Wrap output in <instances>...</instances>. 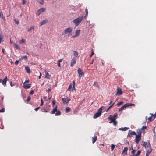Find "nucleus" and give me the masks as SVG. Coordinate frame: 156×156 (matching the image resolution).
Segmentation results:
<instances>
[{
	"label": "nucleus",
	"instance_id": "aec40b11",
	"mask_svg": "<svg viewBox=\"0 0 156 156\" xmlns=\"http://www.w3.org/2000/svg\"><path fill=\"white\" fill-rule=\"evenodd\" d=\"M25 69L26 70V72L28 73H30V68L28 66H26L25 67Z\"/></svg>",
	"mask_w": 156,
	"mask_h": 156
},
{
	"label": "nucleus",
	"instance_id": "4468645a",
	"mask_svg": "<svg viewBox=\"0 0 156 156\" xmlns=\"http://www.w3.org/2000/svg\"><path fill=\"white\" fill-rule=\"evenodd\" d=\"M30 85V84H27L25 83H24L23 86L24 89H28L31 87Z\"/></svg>",
	"mask_w": 156,
	"mask_h": 156
},
{
	"label": "nucleus",
	"instance_id": "052dcab7",
	"mask_svg": "<svg viewBox=\"0 0 156 156\" xmlns=\"http://www.w3.org/2000/svg\"><path fill=\"white\" fill-rule=\"evenodd\" d=\"M43 98L45 101H48V98L47 97L44 96Z\"/></svg>",
	"mask_w": 156,
	"mask_h": 156
},
{
	"label": "nucleus",
	"instance_id": "473e14b6",
	"mask_svg": "<svg viewBox=\"0 0 156 156\" xmlns=\"http://www.w3.org/2000/svg\"><path fill=\"white\" fill-rule=\"evenodd\" d=\"M93 85L96 86V87L99 88V86L98 85V83L97 82H94L93 84Z\"/></svg>",
	"mask_w": 156,
	"mask_h": 156
},
{
	"label": "nucleus",
	"instance_id": "09e8293b",
	"mask_svg": "<svg viewBox=\"0 0 156 156\" xmlns=\"http://www.w3.org/2000/svg\"><path fill=\"white\" fill-rule=\"evenodd\" d=\"M5 111V108H3L0 110V112H4Z\"/></svg>",
	"mask_w": 156,
	"mask_h": 156
},
{
	"label": "nucleus",
	"instance_id": "e2e57ef3",
	"mask_svg": "<svg viewBox=\"0 0 156 156\" xmlns=\"http://www.w3.org/2000/svg\"><path fill=\"white\" fill-rule=\"evenodd\" d=\"M2 51L3 53L4 54H5V50L4 49H2Z\"/></svg>",
	"mask_w": 156,
	"mask_h": 156
},
{
	"label": "nucleus",
	"instance_id": "f257e3e1",
	"mask_svg": "<svg viewBox=\"0 0 156 156\" xmlns=\"http://www.w3.org/2000/svg\"><path fill=\"white\" fill-rule=\"evenodd\" d=\"M83 18V16L79 17L73 20V22L75 24L76 26H77L79 25V23L82 21Z\"/></svg>",
	"mask_w": 156,
	"mask_h": 156
},
{
	"label": "nucleus",
	"instance_id": "338daca9",
	"mask_svg": "<svg viewBox=\"0 0 156 156\" xmlns=\"http://www.w3.org/2000/svg\"><path fill=\"white\" fill-rule=\"evenodd\" d=\"M29 80H26L25 82H24V83H29Z\"/></svg>",
	"mask_w": 156,
	"mask_h": 156
},
{
	"label": "nucleus",
	"instance_id": "bb28decb",
	"mask_svg": "<svg viewBox=\"0 0 156 156\" xmlns=\"http://www.w3.org/2000/svg\"><path fill=\"white\" fill-rule=\"evenodd\" d=\"M56 111H57V106H56L53 109L52 111L51 112V113L52 114H54L55 113V112Z\"/></svg>",
	"mask_w": 156,
	"mask_h": 156
},
{
	"label": "nucleus",
	"instance_id": "69168bd1",
	"mask_svg": "<svg viewBox=\"0 0 156 156\" xmlns=\"http://www.w3.org/2000/svg\"><path fill=\"white\" fill-rule=\"evenodd\" d=\"M57 65L58 67H60L61 66L60 63L57 62Z\"/></svg>",
	"mask_w": 156,
	"mask_h": 156
},
{
	"label": "nucleus",
	"instance_id": "a18cd8bd",
	"mask_svg": "<svg viewBox=\"0 0 156 156\" xmlns=\"http://www.w3.org/2000/svg\"><path fill=\"white\" fill-rule=\"evenodd\" d=\"M22 59H25V60H26L27 58V57L26 56H23L21 57Z\"/></svg>",
	"mask_w": 156,
	"mask_h": 156
},
{
	"label": "nucleus",
	"instance_id": "f704fd0d",
	"mask_svg": "<svg viewBox=\"0 0 156 156\" xmlns=\"http://www.w3.org/2000/svg\"><path fill=\"white\" fill-rule=\"evenodd\" d=\"M62 101L63 104H65L66 101V98H62Z\"/></svg>",
	"mask_w": 156,
	"mask_h": 156
},
{
	"label": "nucleus",
	"instance_id": "9d476101",
	"mask_svg": "<svg viewBox=\"0 0 156 156\" xmlns=\"http://www.w3.org/2000/svg\"><path fill=\"white\" fill-rule=\"evenodd\" d=\"M136 133L134 131H132L130 130L129 131V133L127 135L128 137H131L132 135H136Z\"/></svg>",
	"mask_w": 156,
	"mask_h": 156
},
{
	"label": "nucleus",
	"instance_id": "a19ab883",
	"mask_svg": "<svg viewBox=\"0 0 156 156\" xmlns=\"http://www.w3.org/2000/svg\"><path fill=\"white\" fill-rule=\"evenodd\" d=\"M72 84L71 83V84H70V85H69V87H68V91H70V89H71L72 88Z\"/></svg>",
	"mask_w": 156,
	"mask_h": 156
},
{
	"label": "nucleus",
	"instance_id": "864d4df0",
	"mask_svg": "<svg viewBox=\"0 0 156 156\" xmlns=\"http://www.w3.org/2000/svg\"><path fill=\"white\" fill-rule=\"evenodd\" d=\"M14 21L17 24H19V22L18 21H17L16 19H14Z\"/></svg>",
	"mask_w": 156,
	"mask_h": 156
},
{
	"label": "nucleus",
	"instance_id": "8fccbe9b",
	"mask_svg": "<svg viewBox=\"0 0 156 156\" xmlns=\"http://www.w3.org/2000/svg\"><path fill=\"white\" fill-rule=\"evenodd\" d=\"M146 147H149L151 148V145H150V144L149 143H147V144L146 146Z\"/></svg>",
	"mask_w": 156,
	"mask_h": 156
},
{
	"label": "nucleus",
	"instance_id": "7ed1b4c3",
	"mask_svg": "<svg viewBox=\"0 0 156 156\" xmlns=\"http://www.w3.org/2000/svg\"><path fill=\"white\" fill-rule=\"evenodd\" d=\"M135 105L134 104L132 103H126L125 104H124L123 106H122L119 109V111L120 112L121 111L124 109L125 108H126L131 106H135Z\"/></svg>",
	"mask_w": 156,
	"mask_h": 156
},
{
	"label": "nucleus",
	"instance_id": "e433bc0d",
	"mask_svg": "<svg viewBox=\"0 0 156 156\" xmlns=\"http://www.w3.org/2000/svg\"><path fill=\"white\" fill-rule=\"evenodd\" d=\"M153 132L154 133V137L155 138H156V134H155L154 128L153 129Z\"/></svg>",
	"mask_w": 156,
	"mask_h": 156
},
{
	"label": "nucleus",
	"instance_id": "9b49d317",
	"mask_svg": "<svg viewBox=\"0 0 156 156\" xmlns=\"http://www.w3.org/2000/svg\"><path fill=\"white\" fill-rule=\"evenodd\" d=\"M122 92L121 88L119 87L117 88L116 95H120L122 94Z\"/></svg>",
	"mask_w": 156,
	"mask_h": 156
},
{
	"label": "nucleus",
	"instance_id": "20e7f679",
	"mask_svg": "<svg viewBox=\"0 0 156 156\" xmlns=\"http://www.w3.org/2000/svg\"><path fill=\"white\" fill-rule=\"evenodd\" d=\"M117 116V114H114L113 117H112L111 115H110L108 118V119L111 121L109 122V123H111L113 121L115 120Z\"/></svg>",
	"mask_w": 156,
	"mask_h": 156
},
{
	"label": "nucleus",
	"instance_id": "6e6d98bb",
	"mask_svg": "<svg viewBox=\"0 0 156 156\" xmlns=\"http://www.w3.org/2000/svg\"><path fill=\"white\" fill-rule=\"evenodd\" d=\"M67 102H66V104H67L68 103L69 101L70 100V99L69 98H66Z\"/></svg>",
	"mask_w": 156,
	"mask_h": 156
},
{
	"label": "nucleus",
	"instance_id": "774afa93",
	"mask_svg": "<svg viewBox=\"0 0 156 156\" xmlns=\"http://www.w3.org/2000/svg\"><path fill=\"white\" fill-rule=\"evenodd\" d=\"M62 59H60L59 60H58V62L60 63V62H62Z\"/></svg>",
	"mask_w": 156,
	"mask_h": 156
},
{
	"label": "nucleus",
	"instance_id": "423d86ee",
	"mask_svg": "<svg viewBox=\"0 0 156 156\" xmlns=\"http://www.w3.org/2000/svg\"><path fill=\"white\" fill-rule=\"evenodd\" d=\"M136 137L134 139V141L136 144H138L139 141L141 140V136L137 135L136 134Z\"/></svg>",
	"mask_w": 156,
	"mask_h": 156
},
{
	"label": "nucleus",
	"instance_id": "f03ea898",
	"mask_svg": "<svg viewBox=\"0 0 156 156\" xmlns=\"http://www.w3.org/2000/svg\"><path fill=\"white\" fill-rule=\"evenodd\" d=\"M103 108V106H101L98 110V112L94 115L93 116L94 118H97L101 115Z\"/></svg>",
	"mask_w": 156,
	"mask_h": 156
},
{
	"label": "nucleus",
	"instance_id": "ea45409f",
	"mask_svg": "<svg viewBox=\"0 0 156 156\" xmlns=\"http://www.w3.org/2000/svg\"><path fill=\"white\" fill-rule=\"evenodd\" d=\"M123 103V101H121L120 102H119L117 104V105L119 106L121 105H122Z\"/></svg>",
	"mask_w": 156,
	"mask_h": 156
},
{
	"label": "nucleus",
	"instance_id": "4c0bfd02",
	"mask_svg": "<svg viewBox=\"0 0 156 156\" xmlns=\"http://www.w3.org/2000/svg\"><path fill=\"white\" fill-rule=\"evenodd\" d=\"M141 153V151L138 150L137 152V154L134 155V156H138Z\"/></svg>",
	"mask_w": 156,
	"mask_h": 156
},
{
	"label": "nucleus",
	"instance_id": "f3484780",
	"mask_svg": "<svg viewBox=\"0 0 156 156\" xmlns=\"http://www.w3.org/2000/svg\"><path fill=\"white\" fill-rule=\"evenodd\" d=\"M51 77V75L49 74L46 71L45 72V77L47 79H49Z\"/></svg>",
	"mask_w": 156,
	"mask_h": 156
},
{
	"label": "nucleus",
	"instance_id": "3c124183",
	"mask_svg": "<svg viewBox=\"0 0 156 156\" xmlns=\"http://www.w3.org/2000/svg\"><path fill=\"white\" fill-rule=\"evenodd\" d=\"M41 103L40 105L41 106H42L43 104V101L42 99H41Z\"/></svg>",
	"mask_w": 156,
	"mask_h": 156
},
{
	"label": "nucleus",
	"instance_id": "680f3d73",
	"mask_svg": "<svg viewBox=\"0 0 156 156\" xmlns=\"http://www.w3.org/2000/svg\"><path fill=\"white\" fill-rule=\"evenodd\" d=\"M26 1L25 0H22V4L24 5L25 4Z\"/></svg>",
	"mask_w": 156,
	"mask_h": 156
},
{
	"label": "nucleus",
	"instance_id": "a878e982",
	"mask_svg": "<svg viewBox=\"0 0 156 156\" xmlns=\"http://www.w3.org/2000/svg\"><path fill=\"white\" fill-rule=\"evenodd\" d=\"M147 144V143L144 141H143L142 143V146L145 147V148H146V146Z\"/></svg>",
	"mask_w": 156,
	"mask_h": 156
},
{
	"label": "nucleus",
	"instance_id": "0e129e2a",
	"mask_svg": "<svg viewBox=\"0 0 156 156\" xmlns=\"http://www.w3.org/2000/svg\"><path fill=\"white\" fill-rule=\"evenodd\" d=\"M40 108V107H37V108H35L34 109V110L35 111H37Z\"/></svg>",
	"mask_w": 156,
	"mask_h": 156
},
{
	"label": "nucleus",
	"instance_id": "cd10ccee",
	"mask_svg": "<svg viewBox=\"0 0 156 156\" xmlns=\"http://www.w3.org/2000/svg\"><path fill=\"white\" fill-rule=\"evenodd\" d=\"M36 1L41 5H43L44 4V0H36Z\"/></svg>",
	"mask_w": 156,
	"mask_h": 156
},
{
	"label": "nucleus",
	"instance_id": "dca6fc26",
	"mask_svg": "<svg viewBox=\"0 0 156 156\" xmlns=\"http://www.w3.org/2000/svg\"><path fill=\"white\" fill-rule=\"evenodd\" d=\"M156 116L154 115H152L151 116L149 117L148 118V120L150 121H151L154 120Z\"/></svg>",
	"mask_w": 156,
	"mask_h": 156
},
{
	"label": "nucleus",
	"instance_id": "5701e85b",
	"mask_svg": "<svg viewBox=\"0 0 156 156\" xmlns=\"http://www.w3.org/2000/svg\"><path fill=\"white\" fill-rule=\"evenodd\" d=\"M80 30H77L75 32V36H78L80 34Z\"/></svg>",
	"mask_w": 156,
	"mask_h": 156
},
{
	"label": "nucleus",
	"instance_id": "6e6552de",
	"mask_svg": "<svg viewBox=\"0 0 156 156\" xmlns=\"http://www.w3.org/2000/svg\"><path fill=\"white\" fill-rule=\"evenodd\" d=\"M45 8H42L38 10L36 12V15H39L42 12H44L45 10Z\"/></svg>",
	"mask_w": 156,
	"mask_h": 156
},
{
	"label": "nucleus",
	"instance_id": "bf43d9fd",
	"mask_svg": "<svg viewBox=\"0 0 156 156\" xmlns=\"http://www.w3.org/2000/svg\"><path fill=\"white\" fill-rule=\"evenodd\" d=\"M19 61L18 60H16V61H15V64L16 65H17L19 63Z\"/></svg>",
	"mask_w": 156,
	"mask_h": 156
},
{
	"label": "nucleus",
	"instance_id": "c03bdc74",
	"mask_svg": "<svg viewBox=\"0 0 156 156\" xmlns=\"http://www.w3.org/2000/svg\"><path fill=\"white\" fill-rule=\"evenodd\" d=\"M132 151H131V153L133 155H134V154L136 152V150L133 149V147H132Z\"/></svg>",
	"mask_w": 156,
	"mask_h": 156
},
{
	"label": "nucleus",
	"instance_id": "a211bd4d",
	"mask_svg": "<svg viewBox=\"0 0 156 156\" xmlns=\"http://www.w3.org/2000/svg\"><path fill=\"white\" fill-rule=\"evenodd\" d=\"M48 22V21L47 20H44L42 21L40 23V26H41L42 25H43L46 23H47Z\"/></svg>",
	"mask_w": 156,
	"mask_h": 156
},
{
	"label": "nucleus",
	"instance_id": "412c9836",
	"mask_svg": "<svg viewBox=\"0 0 156 156\" xmlns=\"http://www.w3.org/2000/svg\"><path fill=\"white\" fill-rule=\"evenodd\" d=\"M129 129V128L125 127L124 128L122 127L121 128H119V130L122 131H126L128 130Z\"/></svg>",
	"mask_w": 156,
	"mask_h": 156
},
{
	"label": "nucleus",
	"instance_id": "5fc2aeb1",
	"mask_svg": "<svg viewBox=\"0 0 156 156\" xmlns=\"http://www.w3.org/2000/svg\"><path fill=\"white\" fill-rule=\"evenodd\" d=\"M112 122L113 123V124L115 126L117 125V122L115 120L113 121Z\"/></svg>",
	"mask_w": 156,
	"mask_h": 156
},
{
	"label": "nucleus",
	"instance_id": "f8f14e48",
	"mask_svg": "<svg viewBox=\"0 0 156 156\" xmlns=\"http://www.w3.org/2000/svg\"><path fill=\"white\" fill-rule=\"evenodd\" d=\"M136 133L138 134L137 135L141 136L142 133L144 134L145 132V131H142V129H139L137 130Z\"/></svg>",
	"mask_w": 156,
	"mask_h": 156
},
{
	"label": "nucleus",
	"instance_id": "c85d7f7f",
	"mask_svg": "<svg viewBox=\"0 0 156 156\" xmlns=\"http://www.w3.org/2000/svg\"><path fill=\"white\" fill-rule=\"evenodd\" d=\"M14 47L17 49H20V47L16 43H14Z\"/></svg>",
	"mask_w": 156,
	"mask_h": 156
},
{
	"label": "nucleus",
	"instance_id": "c9c22d12",
	"mask_svg": "<svg viewBox=\"0 0 156 156\" xmlns=\"http://www.w3.org/2000/svg\"><path fill=\"white\" fill-rule=\"evenodd\" d=\"M34 26H31L29 29L28 30V31H30L34 29Z\"/></svg>",
	"mask_w": 156,
	"mask_h": 156
},
{
	"label": "nucleus",
	"instance_id": "de8ad7c7",
	"mask_svg": "<svg viewBox=\"0 0 156 156\" xmlns=\"http://www.w3.org/2000/svg\"><path fill=\"white\" fill-rule=\"evenodd\" d=\"M111 151H113L115 147V145L114 144H112L111 145Z\"/></svg>",
	"mask_w": 156,
	"mask_h": 156
},
{
	"label": "nucleus",
	"instance_id": "4be33fe9",
	"mask_svg": "<svg viewBox=\"0 0 156 156\" xmlns=\"http://www.w3.org/2000/svg\"><path fill=\"white\" fill-rule=\"evenodd\" d=\"M0 17L4 21L5 20V18L2 12H0Z\"/></svg>",
	"mask_w": 156,
	"mask_h": 156
},
{
	"label": "nucleus",
	"instance_id": "37998d69",
	"mask_svg": "<svg viewBox=\"0 0 156 156\" xmlns=\"http://www.w3.org/2000/svg\"><path fill=\"white\" fill-rule=\"evenodd\" d=\"M94 53L93 51V50L92 49L91 53L90 55V57L91 58L92 56L94 55Z\"/></svg>",
	"mask_w": 156,
	"mask_h": 156
},
{
	"label": "nucleus",
	"instance_id": "39448f33",
	"mask_svg": "<svg viewBox=\"0 0 156 156\" xmlns=\"http://www.w3.org/2000/svg\"><path fill=\"white\" fill-rule=\"evenodd\" d=\"M72 31V28L71 27H68L64 30V32L62 34L65 35L66 34L71 33Z\"/></svg>",
	"mask_w": 156,
	"mask_h": 156
},
{
	"label": "nucleus",
	"instance_id": "0eeeda50",
	"mask_svg": "<svg viewBox=\"0 0 156 156\" xmlns=\"http://www.w3.org/2000/svg\"><path fill=\"white\" fill-rule=\"evenodd\" d=\"M78 73L79 74V77L80 78L82 76H84V73L80 68H79L78 69Z\"/></svg>",
	"mask_w": 156,
	"mask_h": 156
},
{
	"label": "nucleus",
	"instance_id": "49530a36",
	"mask_svg": "<svg viewBox=\"0 0 156 156\" xmlns=\"http://www.w3.org/2000/svg\"><path fill=\"white\" fill-rule=\"evenodd\" d=\"M85 12H86V14L84 17L85 18H86V17L87 16V14H88V10H87V8H86V9H85Z\"/></svg>",
	"mask_w": 156,
	"mask_h": 156
},
{
	"label": "nucleus",
	"instance_id": "393cba45",
	"mask_svg": "<svg viewBox=\"0 0 156 156\" xmlns=\"http://www.w3.org/2000/svg\"><path fill=\"white\" fill-rule=\"evenodd\" d=\"M4 37L3 35H2L1 34H0V44L1 43L2 41H3V39Z\"/></svg>",
	"mask_w": 156,
	"mask_h": 156
},
{
	"label": "nucleus",
	"instance_id": "603ef678",
	"mask_svg": "<svg viewBox=\"0 0 156 156\" xmlns=\"http://www.w3.org/2000/svg\"><path fill=\"white\" fill-rule=\"evenodd\" d=\"M114 104V103H113L112 105L110 106L108 108V109L106 111L107 112L112 106Z\"/></svg>",
	"mask_w": 156,
	"mask_h": 156
},
{
	"label": "nucleus",
	"instance_id": "c756f323",
	"mask_svg": "<svg viewBox=\"0 0 156 156\" xmlns=\"http://www.w3.org/2000/svg\"><path fill=\"white\" fill-rule=\"evenodd\" d=\"M152 151V149L151 148H150V149L149 150H148L147 151L146 153L148 154H150L151 153Z\"/></svg>",
	"mask_w": 156,
	"mask_h": 156
},
{
	"label": "nucleus",
	"instance_id": "b1692460",
	"mask_svg": "<svg viewBox=\"0 0 156 156\" xmlns=\"http://www.w3.org/2000/svg\"><path fill=\"white\" fill-rule=\"evenodd\" d=\"M73 88L72 89V91H73V90H76V89H75V82L74 81H73Z\"/></svg>",
	"mask_w": 156,
	"mask_h": 156
},
{
	"label": "nucleus",
	"instance_id": "13d9d810",
	"mask_svg": "<svg viewBox=\"0 0 156 156\" xmlns=\"http://www.w3.org/2000/svg\"><path fill=\"white\" fill-rule=\"evenodd\" d=\"M30 96L28 97L27 98V101H29L30 100Z\"/></svg>",
	"mask_w": 156,
	"mask_h": 156
},
{
	"label": "nucleus",
	"instance_id": "7c9ffc66",
	"mask_svg": "<svg viewBox=\"0 0 156 156\" xmlns=\"http://www.w3.org/2000/svg\"><path fill=\"white\" fill-rule=\"evenodd\" d=\"M65 110L66 112V113H68L70 111V108L69 107H67L66 108Z\"/></svg>",
	"mask_w": 156,
	"mask_h": 156
},
{
	"label": "nucleus",
	"instance_id": "4d7b16f0",
	"mask_svg": "<svg viewBox=\"0 0 156 156\" xmlns=\"http://www.w3.org/2000/svg\"><path fill=\"white\" fill-rule=\"evenodd\" d=\"M34 92V91L33 90H31L30 92V94L32 95L33 94Z\"/></svg>",
	"mask_w": 156,
	"mask_h": 156
},
{
	"label": "nucleus",
	"instance_id": "72a5a7b5",
	"mask_svg": "<svg viewBox=\"0 0 156 156\" xmlns=\"http://www.w3.org/2000/svg\"><path fill=\"white\" fill-rule=\"evenodd\" d=\"M57 112L56 113L55 115L56 116L60 115H61V112L59 110L57 111Z\"/></svg>",
	"mask_w": 156,
	"mask_h": 156
},
{
	"label": "nucleus",
	"instance_id": "2eb2a0df",
	"mask_svg": "<svg viewBox=\"0 0 156 156\" xmlns=\"http://www.w3.org/2000/svg\"><path fill=\"white\" fill-rule=\"evenodd\" d=\"M128 150V148L127 147H124L122 151V154L124 155H127V151Z\"/></svg>",
	"mask_w": 156,
	"mask_h": 156
},
{
	"label": "nucleus",
	"instance_id": "2f4dec72",
	"mask_svg": "<svg viewBox=\"0 0 156 156\" xmlns=\"http://www.w3.org/2000/svg\"><path fill=\"white\" fill-rule=\"evenodd\" d=\"M74 53V55L75 57H77L78 55V52L76 51H75L73 52Z\"/></svg>",
	"mask_w": 156,
	"mask_h": 156
},
{
	"label": "nucleus",
	"instance_id": "ddd939ff",
	"mask_svg": "<svg viewBox=\"0 0 156 156\" xmlns=\"http://www.w3.org/2000/svg\"><path fill=\"white\" fill-rule=\"evenodd\" d=\"M7 80V77L6 76L4 79L2 80L1 82L2 83V84L4 86H5L6 85Z\"/></svg>",
	"mask_w": 156,
	"mask_h": 156
},
{
	"label": "nucleus",
	"instance_id": "6ab92c4d",
	"mask_svg": "<svg viewBox=\"0 0 156 156\" xmlns=\"http://www.w3.org/2000/svg\"><path fill=\"white\" fill-rule=\"evenodd\" d=\"M97 139V137L96 136H94L93 137H92V143L94 144V143L96 141Z\"/></svg>",
	"mask_w": 156,
	"mask_h": 156
},
{
	"label": "nucleus",
	"instance_id": "79ce46f5",
	"mask_svg": "<svg viewBox=\"0 0 156 156\" xmlns=\"http://www.w3.org/2000/svg\"><path fill=\"white\" fill-rule=\"evenodd\" d=\"M147 129V126H142V127L140 129H142V131H145L144 130V129Z\"/></svg>",
	"mask_w": 156,
	"mask_h": 156
},
{
	"label": "nucleus",
	"instance_id": "58836bf2",
	"mask_svg": "<svg viewBox=\"0 0 156 156\" xmlns=\"http://www.w3.org/2000/svg\"><path fill=\"white\" fill-rule=\"evenodd\" d=\"M25 42V40L23 39H22L19 42L20 43V44H22V43H24Z\"/></svg>",
	"mask_w": 156,
	"mask_h": 156
},
{
	"label": "nucleus",
	"instance_id": "1a4fd4ad",
	"mask_svg": "<svg viewBox=\"0 0 156 156\" xmlns=\"http://www.w3.org/2000/svg\"><path fill=\"white\" fill-rule=\"evenodd\" d=\"M76 57H73L70 63V66L72 67L76 63Z\"/></svg>",
	"mask_w": 156,
	"mask_h": 156
}]
</instances>
